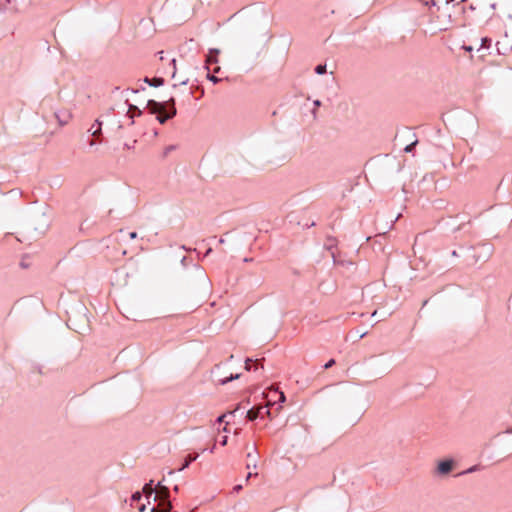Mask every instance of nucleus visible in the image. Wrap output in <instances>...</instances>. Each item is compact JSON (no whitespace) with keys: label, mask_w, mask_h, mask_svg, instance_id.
<instances>
[{"label":"nucleus","mask_w":512,"mask_h":512,"mask_svg":"<svg viewBox=\"0 0 512 512\" xmlns=\"http://www.w3.org/2000/svg\"><path fill=\"white\" fill-rule=\"evenodd\" d=\"M152 484H153V481L151 480L149 483L145 484L144 487H143V493L147 496V497H150L154 492H156V488L154 489L152 487Z\"/></svg>","instance_id":"6e6552de"},{"label":"nucleus","mask_w":512,"mask_h":512,"mask_svg":"<svg viewBox=\"0 0 512 512\" xmlns=\"http://www.w3.org/2000/svg\"><path fill=\"white\" fill-rule=\"evenodd\" d=\"M207 77H208V79H209V80H211V81H212V82H214V83H217V82H219V81H220V79H219V78H217V77H216V76H214V75H210V74H208V75H207Z\"/></svg>","instance_id":"dca6fc26"},{"label":"nucleus","mask_w":512,"mask_h":512,"mask_svg":"<svg viewBox=\"0 0 512 512\" xmlns=\"http://www.w3.org/2000/svg\"><path fill=\"white\" fill-rule=\"evenodd\" d=\"M314 105H315L316 107H319V106L321 105V102H320L319 100H315V101H314Z\"/></svg>","instance_id":"a878e982"},{"label":"nucleus","mask_w":512,"mask_h":512,"mask_svg":"<svg viewBox=\"0 0 512 512\" xmlns=\"http://www.w3.org/2000/svg\"><path fill=\"white\" fill-rule=\"evenodd\" d=\"M177 149V146L176 145H167L165 146L161 153H160V158L161 159H165L167 158L171 152L175 151Z\"/></svg>","instance_id":"0eeeda50"},{"label":"nucleus","mask_w":512,"mask_h":512,"mask_svg":"<svg viewBox=\"0 0 512 512\" xmlns=\"http://www.w3.org/2000/svg\"><path fill=\"white\" fill-rule=\"evenodd\" d=\"M214 448H215V444L213 445V447H211V452L214 451Z\"/></svg>","instance_id":"e433bc0d"},{"label":"nucleus","mask_w":512,"mask_h":512,"mask_svg":"<svg viewBox=\"0 0 512 512\" xmlns=\"http://www.w3.org/2000/svg\"><path fill=\"white\" fill-rule=\"evenodd\" d=\"M141 111L134 105H130L128 110V115L131 119H133L136 115H140Z\"/></svg>","instance_id":"9b49d317"},{"label":"nucleus","mask_w":512,"mask_h":512,"mask_svg":"<svg viewBox=\"0 0 512 512\" xmlns=\"http://www.w3.org/2000/svg\"><path fill=\"white\" fill-rule=\"evenodd\" d=\"M241 488H242L241 485H238L235 487V490L239 491Z\"/></svg>","instance_id":"2f4dec72"},{"label":"nucleus","mask_w":512,"mask_h":512,"mask_svg":"<svg viewBox=\"0 0 512 512\" xmlns=\"http://www.w3.org/2000/svg\"><path fill=\"white\" fill-rule=\"evenodd\" d=\"M465 49H466L467 51H471V50H472V48H471V47H466Z\"/></svg>","instance_id":"72a5a7b5"},{"label":"nucleus","mask_w":512,"mask_h":512,"mask_svg":"<svg viewBox=\"0 0 512 512\" xmlns=\"http://www.w3.org/2000/svg\"><path fill=\"white\" fill-rule=\"evenodd\" d=\"M334 363H335V360L331 359L328 363L325 364V369L330 368L332 365H334Z\"/></svg>","instance_id":"6ab92c4d"},{"label":"nucleus","mask_w":512,"mask_h":512,"mask_svg":"<svg viewBox=\"0 0 512 512\" xmlns=\"http://www.w3.org/2000/svg\"><path fill=\"white\" fill-rule=\"evenodd\" d=\"M227 440H228L227 436H224V437H223V439H222V441H221V444H222L223 446H225V445L227 444Z\"/></svg>","instance_id":"b1692460"},{"label":"nucleus","mask_w":512,"mask_h":512,"mask_svg":"<svg viewBox=\"0 0 512 512\" xmlns=\"http://www.w3.org/2000/svg\"><path fill=\"white\" fill-rule=\"evenodd\" d=\"M169 105L156 102L154 100H149L147 103V109L151 114H161L164 113Z\"/></svg>","instance_id":"f03ea898"},{"label":"nucleus","mask_w":512,"mask_h":512,"mask_svg":"<svg viewBox=\"0 0 512 512\" xmlns=\"http://www.w3.org/2000/svg\"><path fill=\"white\" fill-rule=\"evenodd\" d=\"M141 499V493L140 492H135L133 495H132V500L134 501H138Z\"/></svg>","instance_id":"2eb2a0df"},{"label":"nucleus","mask_w":512,"mask_h":512,"mask_svg":"<svg viewBox=\"0 0 512 512\" xmlns=\"http://www.w3.org/2000/svg\"><path fill=\"white\" fill-rule=\"evenodd\" d=\"M169 494L170 493L168 487L162 485V483L159 482L156 487V496L154 500L169 501Z\"/></svg>","instance_id":"7ed1b4c3"},{"label":"nucleus","mask_w":512,"mask_h":512,"mask_svg":"<svg viewBox=\"0 0 512 512\" xmlns=\"http://www.w3.org/2000/svg\"><path fill=\"white\" fill-rule=\"evenodd\" d=\"M315 72L317 74H320V75L324 74L326 72V65H318V66H316Z\"/></svg>","instance_id":"ddd939ff"},{"label":"nucleus","mask_w":512,"mask_h":512,"mask_svg":"<svg viewBox=\"0 0 512 512\" xmlns=\"http://www.w3.org/2000/svg\"><path fill=\"white\" fill-rule=\"evenodd\" d=\"M247 457H248V458H253V455H252L251 453H248V454H247Z\"/></svg>","instance_id":"473e14b6"},{"label":"nucleus","mask_w":512,"mask_h":512,"mask_svg":"<svg viewBox=\"0 0 512 512\" xmlns=\"http://www.w3.org/2000/svg\"><path fill=\"white\" fill-rule=\"evenodd\" d=\"M415 144H416V142H414V143H412V144H410V145L406 146L405 151H406V152H410V151L412 150V148H413V146H414Z\"/></svg>","instance_id":"412c9836"},{"label":"nucleus","mask_w":512,"mask_h":512,"mask_svg":"<svg viewBox=\"0 0 512 512\" xmlns=\"http://www.w3.org/2000/svg\"><path fill=\"white\" fill-rule=\"evenodd\" d=\"M265 414L268 415V416L270 415L269 409H265Z\"/></svg>","instance_id":"7c9ffc66"},{"label":"nucleus","mask_w":512,"mask_h":512,"mask_svg":"<svg viewBox=\"0 0 512 512\" xmlns=\"http://www.w3.org/2000/svg\"><path fill=\"white\" fill-rule=\"evenodd\" d=\"M101 130L100 129H97L96 131H94L93 135L94 136H98L100 134Z\"/></svg>","instance_id":"bb28decb"},{"label":"nucleus","mask_w":512,"mask_h":512,"mask_svg":"<svg viewBox=\"0 0 512 512\" xmlns=\"http://www.w3.org/2000/svg\"><path fill=\"white\" fill-rule=\"evenodd\" d=\"M253 476V473L252 472H249L247 477H246V480L248 481L251 477Z\"/></svg>","instance_id":"cd10ccee"},{"label":"nucleus","mask_w":512,"mask_h":512,"mask_svg":"<svg viewBox=\"0 0 512 512\" xmlns=\"http://www.w3.org/2000/svg\"><path fill=\"white\" fill-rule=\"evenodd\" d=\"M219 70H220V67H219V66H217V67H215V68L213 69V72H214V73H217Z\"/></svg>","instance_id":"c85d7f7f"},{"label":"nucleus","mask_w":512,"mask_h":512,"mask_svg":"<svg viewBox=\"0 0 512 512\" xmlns=\"http://www.w3.org/2000/svg\"><path fill=\"white\" fill-rule=\"evenodd\" d=\"M145 508H146V506H145V505H142V506L139 508L140 512H143V511L145 510Z\"/></svg>","instance_id":"c756f323"},{"label":"nucleus","mask_w":512,"mask_h":512,"mask_svg":"<svg viewBox=\"0 0 512 512\" xmlns=\"http://www.w3.org/2000/svg\"><path fill=\"white\" fill-rule=\"evenodd\" d=\"M172 504L170 501H160L157 507L151 509L150 512H170Z\"/></svg>","instance_id":"39448f33"},{"label":"nucleus","mask_w":512,"mask_h":512,"mask_svg":"<svg viewBox=\"0 0 512 512\" xmlns=\"http://www.w3.org/2000/svg\"><path fill=\"white\" fill-rule=\"evenodd\" d=\"M251 466H252L253 468H256V459H255V458H253V459H252V463H248V464H247V468H248V469H250V468H251Z\"/></svg>","instance_id":"f3484780"},{"label":"nucleus","mask_w":512,"mask_h":512,"mask_svg":"<svg viewBox=\"0 0 512 512\" xmlns=\"http://www.w3.org/2000/svg\"><path fill=\"white\" fill-rule=\"evenodd\" d=\"M223 431H225V432H227V431H228V429H227V427H226V426L223 428Z\"/></svg>","instance_id":"c9c22d12"},{"label":"nucleus","mask_w":512,"mask_h":512,"mask_svg":"<svg viewBox=\"0 0 512 512\" xmlns=\"http://www.w3.org/2000/svg\"><path fill=\"white\" fill-rule=\"evenodd\" d=\"M490 39L488 38H482V46H489Z\"/></svg>","instance_id":"a211bd4d"},{"label":"nucleus","mask_w":512,"mask_h":512,"mask_svg":"<svg viewBox=\"0 0 512 512\" xmlns=\"http://www.w3.org/2000/svg\"><path fill=\"white\" fill-rule=\"evenodd\" d=\"M198 458V454H189L185 460V463L182 465L180 470H183L189 466V464L193 461H195Z\"/></svg>","instance_id":"1a4fd4ad"},{"label":"nucleus","mask_w":512,"mask_h":512,"mask_svg":"<svg viewBox=\"0 0 512 512\" xmlns=\"http://www.w3.org/2000/svg\"><path fill=\"white\" fill-rule=\"evenodd\" d=\"M166 104L169 105L168 107H169L170 111L169 112L165 111L164 113L157 114V120L161 124H164L168 119H170L176 115L175 99L170 98L168 101H166Z\"/></svg>","instance_id":"f257e3e1"},{"label":"nucleus","mask_w":512,"mask_h":512,"mask_svg":"<svg viewBox=\"0 0 512 512\" xmlns=\"http://www.w3.org/2000/svg\"><path fill=\"white\" fill-rule=\"evenodd\" d=\"M94 144H95V142L92 140V141L90 142V145H91V146H93Z\"/></svg>","instance_id":"f704fd0d"},{"label":"nucleus","mask_w":512,"mask_h":512,"mask_svg":"<svg viewBox=\"0 0 512 512\" xmlns=\"http://www.w3.org/2000/svg\"><path fill=\"white\" fill-rule=\"evenodd\" d=\"M250 362H251V359H247V360L245 361V369H246V370H250V369H251V367H250Z\"/></svg>","instance_id":"aec40b11"},{"label":"nucleus","mask_w":512,"mask_h":512,"mask_svg":"<svg viewBox=\"0 0 512 512\" xmlns=\"http://www.w3.org/2000/svg\"><path fill=\"white\" fill-rule=\"evenodd\" d=\"M453 467V460H443L438 463L437 472L441 475H446L452 471Z\"/></svg>","instance_id":"20e7f679"},{"label":"nucleus","mask_w":512,"mask_h":512,"mask_svg":"<svg viewBox=\"0 0 512 512\" xmlns=\"http://www.w3.org/2000/svg\"><path fill=\"white\" fill-rule=\"evenodd\" d=\"M218 62V59H217V55L216 54H212L210 53L208 56H207V60H206V68L209 70L210 69V65L211 64H216Z\"/></svg>","instance_id":"9d476101"},{"label":"nucleus","mask_w":512,"mask_h":512,"mask_svg":"<svg viewBox=\"0 0 512 512\" xmlns=\"http://www.w3.org/2000/svg\"><path fill=\"white\" fill-rule=\"evenodd\" d=\"M280 401L281 402H284L285 401V395L283 392L280 393Z\"/></svg>","instance_id":"393cba45"},{"label":"nucleus","mask_w":512,"mask_h":512,"mask_svg":"<svg viewBox=\"0 0 512 512\" xmlns=\"http://www.w3.org/2000/svg\"><path fill=\"white\" fill-rule=\"evenodd\" d=\"M237 378H239V374H235V375L231 374V375H230V376H228V377H224V378L220 379V380H219V382H220L221 384H226V383H228L229 381H231V380H233V379H237Z\"/></svg>","instance_id":"f8f14e48"},{"label":"nucleus","mask_w":512,"mask_h":512,"mask_svg":"<svg viewBox=\"0 0 512 512\" xmlns=\"http://www.w3.org/2000/svg\"><path fill=\"white\" fill-rule=\"evenodd\" d=\"M262 410H264V407L259 406L257 408L250 409L247 412V418L251 421L257 419L258 417H262Z\"/></svg>","instance_id":"423d86ee"},{"label":"nucleus","mask_w":512,"mask_h":512,"mask_svg":"<svg viewBox=\"0 0 512 512\" xmlns=\"http://www.w3.org/2000/svg\"><path fill=\"white\" fill-rule=\"evenodd\" d=\"M163 82H164V80H163L162 78H154V79H153V83H152V84H153L154 86H160V85H162V84H163Z\"/></svg>","instance_id":"4468645a"},{"label":"nucleus","mask_w":512,"mask_h":512,"mask_svg":"<svg viewBox=\"0 0 512 512\" xmlns=\"http://www.w3.org/2000/svg\"><path fill=\"white\" fill-rule=\"evenodd\" d=\"M225 417H226V414H223V415H221V416H219V417H218L217 421H218L219 423H221V422H223V421H224Z\"/></svg>","instance_id":"4be33fe9"},{"label":"nucleus","mask_w":512,"mask_h":512,"mask_svg":"<svg viewBox=\"0 0 512 512\" xmlns=\"http://www.w3.org/2000/svg\"><path fill=\"white\" fill-rule=\"evenodd\" d=\"M129 237H130V239H135L137 237V233L136 232H131L129 234Z\"/></svg>","instance_id":"5701e85b"}]
</instances>
